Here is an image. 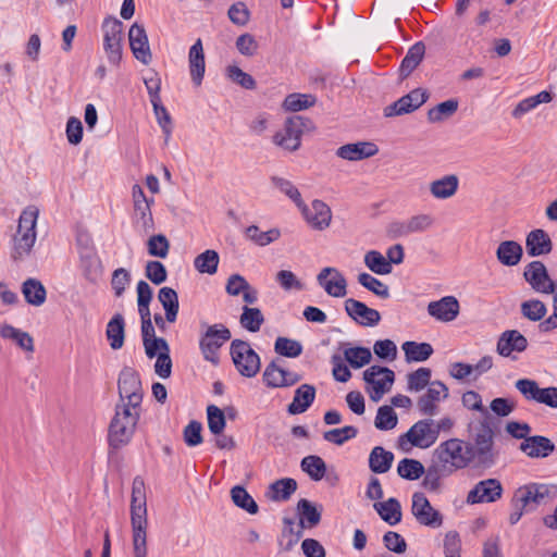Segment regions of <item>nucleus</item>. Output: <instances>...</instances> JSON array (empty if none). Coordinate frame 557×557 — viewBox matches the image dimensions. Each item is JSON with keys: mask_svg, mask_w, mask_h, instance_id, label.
Here are the masks:
<instances>
[{"mask_svg": "<svg viewBox=\"0 0 557 557\" xmlns=\"http://www.w3.org/2000/svg\"><path fill=\"white\" fill-rule=\"evenodd\" d=\"M298 208L311 227L322 231L330 225L332 212L330 207L322 200H313L311 207L306 206L302 201V207Z\"/></svg>", "mask_w": 557, "mask_h": 557, "instance_id": "obj_22", "label": "nucleus"}, {"mask_svg": "<svg viewBox=\"0 0 557 557\" xmlns=\"http://www.w3.org/2000/svg\"><path fill=\"white\" fill-rule=\"evenodd\" d=\"M201 325L206 326V330L200 336L199 349L206 361L218 364L220 361L219 350L231 339V331L222 323L212 325L202 323Z\"/></svg>", "mask_w": 557, "mask_h": 557, "instance_id": "obj_8", "label": "nucleus"}, {"mask_svg": "<svg viewBox=\"0 0 557 557\" xmlns=\"http://www.w3.org/2000/svg\"><path fill=\"white\" fill-rule=\"evenodd\" d=\"M188 63L191 81L196 86H199L202 82L206 71L205 53L201 39H197L196 42L190 47L188 53Z\"/></svg>", "mask_w": 557, "mask_h": 557, "instance_id": "obj_32", "label": "nucleus"}, {"mask_svg": "<svg viewBox=\"0 0 557 557\" xmlns=\"http://www.w3.org/2000/svg\"><path fill=\"white\" fill-rule=\"evenodd\" d=\"M271 182L275 188L293 200L297 207H302L304 200L301 199V195L290 181L280 176H272Z\"/></svg>", "mask_w": 557, "mask_h": 557, "instance_id": "obj_62", "label": "nucleus"}, {"mask_svg": "<svg viewBox=\"0 0 557 557\" xmlns=\"http://www.w3.org/2000/svg\"><path fill=\"white\" fill-rule=\"evenodd\" d=\"M425 47L422 42L414 44L407 52L400 64V74L408 76L422 61Z\"/></svg>", "mask_w": 557, "mask_h": 557, "instance_id": "obj_46", "label": "nucleus"}, {"mask_svg": "<svg viewBox=\"0 0 557 557\" xmlns=\"http://www.w3.org/2000/svg\"><path fill=\"white\" fill-rule=\"evenodd\" d=\"M503 486L497 479H485L478 482L469 492L466 498L467 504L495 503L502 498Z\"/></svg>", "mask_w": 557, "mask_h": 557, "instance_id": "obj_15", "label": "nucleus"}, {"mask_svg": "<svg viewBox=\"0 0 557 557\" xmlns=\"http://www.w3.org/2000/svg\"><path fill=\"white\" fill-rule=\"evenodd\" d=\"M425 472L424 466L416 459L404 458L398 462L397 473L409 481L418 480Z\"/></svg>", "mask_w": 557, "mask_h": 557, "instance_id": "obj_52", "label": "nucleus"}, {"mask_svg": "<svg viewBox=\"0 0 557 557\" xmlns=\"http://www.w3.org/2000/svg\"><path fill=\"white\" fill-rule=\"evenodd\" d=\"M357 434V428L352 425H346L341 429H333L324 432L323 438L329 443L341 446L345 444L347 441L355 438Z\"/></svg>", "mask_w": 557, "mask_h": 557, "instance_id": "obj_59", "label": "nucleus"}, {"mask_svg": "<svg viewBox=\"0 0 557 557\" xmlns=\"http://www.w3.org/2000/svg\"><path fill=\"white\" fill-rule=\"evenodd\" d=\"M0 336L15 342V344L25 351H34V341L27 332L16 329L10 324H3L0 326Z\"/></svg>", "mask_w": 557, "mask_h": 557, "instance_id": "obj_39", "label": "nucleus"}, {"mask_svg": "<svg viewBox=\"0 0 557 557\" xmlns=\"http://www.w3.org/2000/svg\"><path fill=\"white\" fill-rule=\"evenodd\" d=\"M459 187V178L455 174L445 175L430 183L429 189L435 199H448L453 197Z\"/></svg>", "mask_w": 557, "mask_h": 557, "instance_id": "obj_34", "label": "nucleus"}, {"mask_svg": "<svg viewBox=\"0 0 557 557\" xmlns=\"http://www.w3.org/2000/svg\"><path fill=\"white\" fill-rule=\"evenodd\" d=\"M297 510L300 516V521L304 520L306 528H313L319 524L321 520V512L308 499H300L297 504Z\"/></svg>", "mask_w": 557, "mask_h": 557, "instance_id": "obj_55", "label": "nucleus"}, {"mask_svg": "<svg viewBox=\"0 0 557 557\" xmlns=\"http://www.w3.org/2000/svg\"><path fill=\"white\" fill-rule=\"evenodd\" d=\"M448 387L441 381H433L428 386V389L422 394L417 406L420 412L424 416H435L438 412V404L448 397Z\"/></svg>", "mask_w": 557, "mask_h": 557, "instance_id": "obj_16", "label": "nucleus"}, {"mask_svg": "<svg viewBox=\"0 0 557 557\" xmlns=\"http://www.w3.org/2000/svg\"><path fill=\"white\" fill-rule=\"evenodd\" d=\"M262 377L264 384L271 388L289 387L301 380L298 373L282 368L275 361L265 367Z\"/></svg>", "mask_w": 557, "mask_h": 557, "instance_id": "obj_21", "label": "nucleus"}, {"mask_svg": "<svg viewBox=\"0 0 557 557\" xmlns=\"http://www.w3.org/2000/svg\"><path fill=\"white\" fill-rule=\"evenodd\" d=\"M527 252L531 257L547 255L552 251L553 244L548 234L541 230L531 231L525 239Z\"/></svg>", "mask_w": 557, "mask_h": 557, "instance_id": "obj_33", "label": "nucleus"}, {"mask_svg": "<svg viewBox=\"0 0 557 557\" xmlns=\"http://www.w3.org/2000/svg\"><path fill=\"white\" fill-rule=\"evenodd\" d=\"M234 504L251 515L258 512V505L253 498L242 486H234L231 491Z\"/></svg>", "mask_w": 557, "mask_h": 557, "instance_id": "obj_61", "label": "nucleus"}, {"mask_svg": "<svg viewBox=\"0 0 557 557\" xmlns=\"http://www.w3.org/2000/svg\"><path fill=\"white\" fill-rule=\"evenodd\" d=\"M345 310L354 321L362 326H375L381 321V314L377 310L352 298L345 300Z\"/></svg>", "mask_w": 557, "mask_h": 557, "instance_id": "obj_23", "label": "nucleus"}, {"mask_svg": "<svg viewBox=\"0 0 557 557\" xmlns=\"http://www.w3.org/2000/svg\"><path fill=\"white\" fill-rule=\"evenodd\" d=\"M451 475L449 471L437 463L433 458L423 473L422 486L431 493H441L443 480Z\"/></svg>", "mask_w": 557, "mask_h": 557, "instance_id": "obj_31", "label": "nucleus"}, {"mask_svg": "<svg viewBox=\"0 0 557 557\" xmlns=\"http://www.w3.org/2000/svg\"><path fill=\"white\" fill-rule=\"evenodd\" d=\"M519 448L530 458H546L556 449L555 444L542 435L528 436Z\"/></svg>", "mask_w": 557, "mask_h": 557, "instance_id": "obj_29", "label": "nucleus"}, {"mask_svg": "<svg viewBox=\"0 0 557 557\" xmlns=\"http://www.w3.org/2000/svg\"><path fill=\"white\" fill-rule=\"evenodd\" d=\"M38 214V209L29 206L20 215L16 232L10 242V258L16 264L27 260L32 255L37 238Z\"/></svg>", "mask_w": 557, "mask_h": 557, "instance_id": "obj_3", "label": "nucleus"}, {"mask_svg": "<svg viewBox=\"0 0 557 557\" xmlns=\"http://www.w3.org/2000/svg\"><path fill=\"white\" fill-rule=\"evenodd\" d=\"M140 411L141 408L115 405V412L108 430L110 447L120 449L132 441L140 418Z\"/></svg>", "mask_w": 557, "mask_h": 557, "instance_id": "obj_4", "label": "nucleus"}, {"mask_svg": "<svg viewBox=\"0 0 557 557\" xmlns=\"http://www.w3.org/2000/svg\"><path fill=\"white\" fill-rule=\"evenodd\" d=\"M103 49L111 65L119 66L122 60L123 24L116 17H107L102 23Z\"/></svg>", "mask_w": 557, "mask_h": 557, "instance_id": "obj_11", "label": "nucleus"}, {"mask_svg": "<svg viewBox=\"0 0 557 557\" xmlns=\"http://www.w3.org/2000/svg\"><path fill=\"white\" fill-rule=\"evenodd\" d=\"M363 380L371 385L370 397L373 401H379L383 395L391 391L395 381L393 370L382 366H371L363 372Z\"/></svg>", "mask_w": 557, "mask_h": 557, "instance_id": "obj_12", "label": "nucleus"}, {"mask_svg": "<svg viewBox=\"0 0 557 557\" xmlns=\"http://www.w3.org/2000/svg\"><path fill=\"white\" fill-rule=\"evenodd\" d=\"M148 253L152 257L164 259L169 255L170 242L162 235H152L147 242Z\"/></svg>", "mask_w": 557, "mask_h": 557, "instance_id": "obj_64", "label": "nucleus"}, {"mask_svg": "<svg viewBox=\"0 0 557 557\" xmlns=\"http://www.w3.org/2000/svg\"><path fill=\"white\" fill-rule=\"evenodd\" d=\"M305 528L306 524L304 520L301 523L296 524L292 519L285 518L280 544L284 546L286 550L292 549L301 539Z\"/></svg>", "mask_w": 557, "mask_h": 557, "instance_id": "obj_42", "label": "nucleus"}, {"mask_svg": "<svg viewBox=\"0 0 557 557\" xmlns=\"http://www.w3.org/2000/svg\"><path fill=\"white\" fill-rule=\"evenodd\" d=\"M319 285L325 293L335 298L345 297L347 294V281L336 268H324L317 276Z\"/></svg>", "mask_w": 557, "mask_h": 557, "instance_id": "obj_20", "label": "nucleus"}, {"mask_svg": "<svg viewBox=\"0 0 557 557\" xmlns=\"http://www.w3.org/2000/svg\"><path fill=\"white\" fill-rule=\"evenodd\" d=\"M131 523L134 556L147 557L146 486L140 476H136L132 484Z\"/></svg>", "mask_w": 557, "mask_h": 557, "instance_id": "obj_2", "label": "nucleus"}, {"mask_svg": "<svg viewBox=\"0 0 557 557\" xmlns=\"http://www.w3.org/2000/svg\"><path fill=\"white\" fill-rule=\"evenodd\" d=\"M428 97L425 90L420 88L413 89L394 103L385 107L384 115L389 117L411 113L419 109L428 100Z\"/></svg>", "mask_w": 557, "mask_h": 557, "instance_id": "obj_19", "label": "nucleus"}, {"mask_svg": "<svg viewBox=\"0 0 557 557\" xmlns=\"http://www.w3.org/2000/svg\"><path fill=\"white\" fill-rule=\"evenodd\" d=\"M458 100L456 99H448L438 103L428 111L429 122L438 123L453 116L458 110Z\"/></svg>", "mask_w": 557, "mask_h": 557, "instance_id": "obj_50", "label": "nucleus"}, {"mask_svg": "<svg viewBox=\"0 0 557 557\" xmlns=\"http://www.w3.org/2000/svg\"><path fill=\"white\" fill-rule=\"evenodd\" d=\"M158 299L165 311V320L170 323L175 322L180 308L177 293L171 287H162Z\"/></svg>", "mask_w": 557, "mask_h": 557, "instance_id": "obj_41", "label": "nucleus"}, {"mask_svg": "<svg viewBox=\"0 0 557 557\" xmlns=\"http://www.w3.org/2000/svg\"><path fill=\"white\" fill-rule=\"evenodd\" d=\"M264 322V317L260 309L243 307V312L239 318V323L245 330L256 333L260 330Z\"/></svg>", "mask_w": 557, "mask_h": 557, "instance_id": "obj_51", "label": "nucleus"}, {"mask_svg": "<svg viewBox=\"0 0 557 557\" xmlns=\"http://www.w3.org/2000/svg\"><path fill=\"white\" fill-rule=\"evenodd\" d=\"M230 354L236 370L243 376L253 377L260 371V357L248 342L234 339L231 343Z\"/></svg>", "mask_w": 557, "mask_h": 557, "instance_id": "obj_9", "label": "nucleus"}, {"mask_svg": "<svg viewBox=\"0 0 557 557\" xmlns=\"http://www.w3.org/2000/svg\"><path fill=\"white\" fill-rule=\"evenodd\" d=\"M297 490V482L294 479L285 478L273 482L269 488V498L274 502H284L290 498Z\"/></svg>", "mask_w": 557, "mask_h": 557, "instance_id": "obj_43", "label": "nucleus"}, {"mask_svg": "<svg viewBox=\"0 0 557 557\" xmlns=\"http://www.w3.org/2000/svg\"><path fill=\"white\" fill-rule=\"evenodd\" d=\"M314 129L313 122L301 115L286 119L283 127L273 136V143L287 151H296L301 145V136Z\"/></svg>", "mask_w": 557, "mask_h": 557, "instance_id": "obj_7", "label": "nucleus"}, {"mask_svg": "<svg viewBox=\"0 0 557 557\" xmlns=\"http://www.w3.org/2000/svg\"><path fill=\"white\" fill-rule=\"evenodd\" d=\"M22 294L26 302L36 307L41 306L47 297L45 286L37 278H27L22 284Z\"/></svg>", "mask_w": 557, "mask_h": 557, "instance_id": "obj_40", "label": "nucleus"}, {"mask_svg": "<svg viewBox=\"0 0 557 557\" xmlns=\"http://www.w3.org/2000/svg\"><path fill=\"white\" fill-rule=\"evenodd\" d=\"M547 312L544 302L537 299H531L521 304V313L530 321H541Z\"/></svg>", "mask_w": 557, "mask_h": 557, "instance_id": "obj_63", "label": "nucleus"}, {"mask_svg": "<svg viewBox=\"0 0 557 557\" xmlns=\"http://www.w3.org/2000/svg\"><path fill=\"white\" fill-rule=\"evenodd\" d=\"M152 203L153 202H144L134 205L135 222L145 234H149L154 230V223L151 213Z\"/></svg>", "mask_w": 557, "mask_h": 557, "instance_id": "obj_53", "label": "nucleus"}, {"mask_svg": "<svg viewBox=\"0 0 557 557\" xmlns=\"http://www.w3.org/2000/svg\"><path fill=\"white\" fill-rule=\"evenodd\" d=\"M119 405L141 408L143 388L138 373L132 368H124L117 381Z\"/></svg>", "mask_w": 557, "mask_h": 557, "instance_id": "obj_10", "label": "nucleus"}, {"mask_svg": "<svg viewBox=\"0 0 557 557\" xmlns=\"http://www.w3.org/2000/svg\"><path fill=\"white\" fill-rule=\"evenodd\" d=\"M358 283L367 288L368 290L372 292L374 295L379 296L380 298L387 299L389 298V288L386 284H384L382 281L377 280L376 277L372 276L371 274L367 272H362L357 277Z\"/></svg>", "mask_w": 557, "mask_h": 557, "instance_id": "obj_54", "label": "nucleus"}, {"mask_svg": "<svg viewBox=\"0 0 557 557\" xmlns=\"http://www.w3.org/2000/svg\"><path fill=\"white\" fill-rule=\"evenodd\" d=\"M398 418L389 406H382L377 409L374 425L381 431H388L397 425Z\"/></svg>", "mask_w": 557, "mask_h": 557, "instance_id": "obj_60", "label": "nucleus"}, {"mask_svg": "<svg viewBox=\"0 0 557 557\" xmlns=\"http://www.w3.org/2000/svg\"><path fill=\"white\" fill-rule=\"evenodd\" d=\"M411 513L417 522L423 527L437 529L443 524V515L431 505L430 500L421 492L412 494Z\"/></svg>", "mask_w": 557, "mask_h": 557, "instance_id": "obj_13", "label": "nucleus"}, {"mask_svg": "<svg viewBox=\"0 0 557 557\" xmlns=\"http://www.w3.org/2000/svg\"><path fill=\"white\" fill-rule=\"evenodd\" d=\"M408 362H422L433 354V347L429 343L405 342L401 346Z\"/></svg>", "mask_w": 557, "mask_h": 557, "instance_id": "obj_44", "label": "nucleus"}, {"mask_svg": "<svg viewBox=\"0 0 557 557\" xmlns=\"http://www.w3.org/2000/svg\"><path fill=\"white\" fill-rule=\"evenodd\" d=\"M373 508L389 525H395L401 520V506L396 498H388L385 502H377L373 505Z\"/></svg>", "mask_w": 557, "mask_h": 557, "instance_id": "obj_37", "label": "nucleus"}, {"mask_svg": "<svg viewBox=\"0 0 557 557\" xmlns=\"http://www.w3.org/2000/svg\"><path fill=\"white\" fill-rule=\"evenodd\" d=\"M515 387L527 400H533L550 408H557L556 386L541 388L534 380L520 379L515 383Z\"/></svg>", "mask_w": 557, "mask_h": 557, "instance_id": "obj_14", "label": "nucleus"}, {"mask_svg": "<svg viewBox=\"0 0 557 557\" xmlns=\"http://www.w3.org/2000/svg\"><path fill=\"white\" fill-rule=\"evenodd\" d=\"M432 372L429 368H419L407 375V389L409 392H420L431 383Z\"/></svg>", "mask_w": 557, "mask_h": 557, "instance_id": "obj_57", "label": "nucleus"}, {"mask_svg": "<svg viewBox=\"0 0 557 557\" xmlns=\"http://www.w3.org/2000/svg\"><path fill=\"white\" fill-rule=\"evenodd\" d=\"M128 40L134 57L141 63L149 64L152 55L144 26L133 24L128 30Z\"/></svg>", "mask_w": 557, "mask_h": 557, "instance_id": "obj_24", "label": "nucleus"}, {"mask_svg": "<svg viewBox=\"0 0 557 557\" xmlns=\"http://www.w3.org/2000/svg\"><path fill=\"white\" fill-rule=\"evenodd\" d=\"M344 358L350 367L359 369L371 361L372 354L367 347H349L344 350Z\"/></svg>", "mask_w": 557, "mask_h": 557, "instance_id": "obj_56", "label": "nucleus"}, {"mask_svg": "<svg viewBox=\"0 0 557 557\" xmlns=\"http://www.w3.org/2000/svg\"><path fill=\"white\" fill-rule=\"evenodd\" d=\"M314 103L315 97L312 95L290 94L285 98L283 107L286 111L297 112L308 109Z\"/></svg>", "mask_w": 557, "mask_h": 557, "instance_id": "obj_58", "label": "nucleus"}, {"mask_svg": "<svg viewBox=\"0 0 557 557\" xmlns=\"http://www.w3.org/2000/svg\"><path fill=\"white\" fill-rule=\"evenodd\" d=\"M300 467L301 470L306 472L313 481L322 480L326 472V465L324 460L315 455H310L302 458Z\"/></svg>", "mask_w": 557, "mask_h": 557, "instance_id": "obj_49", "label": "nucleus"}, {"mask_svg": "<svg viewBox=\"0 0 557 557\" xmlns=\"http://www.w3.org/2000/svg\"><path fill=\"white\" fill-rule=\"evenodd\" d=\"M379 152V147L372 141H358L341 146L336 156L348 161H360L371 158Z\"/></svg>", "mask_w": 557, "mask_h": 557, "instance_id": "obj_26", "label": "nucleus"}, {"mask_svg": "<svg viewBox=\"0 0 557 557\" xmlns=\"http://www.w3.org/2000/svg\"><path fill=\"white\" fill-rule=\"evenodd\" d=\"M219 261V253L215 250L208 249L195 258L194 267L200 273L212 275L218 271Z\"/></svg>", "mask_w": 557, "mask_h": 557, "instance_id": "obj_47", "label": "nucleus"}, {"mask_svg": "<svg viewBox=\"0 0 557 557\" xmlns=\"http://www.w3.org/2000/svg\"><path fill=\"white\" fill-rule=\"evenodd\" d=\"M412 446L418 448H429L436 441V431L433 428V419H423L416 422L403 436Z\"/></svg>", "mask_w": 557, "mask_h": 557, "instance_id": "obj_17", "label": "nucleus"}, {"mask_svg": "<svg viewBox=\"0 0 557 557\" xmlns=\"http://www.w3.org/2000/svg\"><path fill=\"white\" fill-rule=\"evenodd\" d=\"M468 453L466 442L454 437L442 442L432 458L453 474L472 465Z\"/></svg>", "mask_w": 557, "mask_h": 557, "instance_id": "obj_6", "label": "nucleus"}, {"mask_svg": "<svg viewBox=\"0 0 557 557\" xmlns=\"http://www.w3.org/2000/svg\"><path fill=\"white\" fill-rule=\"evenodd\" d=\"M106 336L113 350L123 347L125 339V320L121 313H115L108 322Z\"/></svg>", "mask_w": 557, "mask_h": 557, "instance_id": "obj_36", "label": "nucleus"}, {"mask_svg": "<svg viewBox=\"0 0 557 557\" xmlns=\"http://www.w3.org/2000/svg\"><path fill=\"white\" fill-rule=\"evenodd\" d=\"M528 347L527 338L517 330H508L500 334L496 350L503 357H510L512 352H522Z\"/></svg>", "mask_w": 557, "mask_h": 557, "instance_id": "obj_28", "label": "nucleus"}, {"mask_svg": "<svg viewBox=\"0 0 557 557\" xmlns=\"http://www.w3.org/2000/svg\"><path fill=\"white\" fill-rule=\"evenodd\" d=\"M525 281L539 293L554 294L556 283L549 277L545 265L541 261H532L524 270Z\"/></svg>", "mask_w": 557, "mask_h": 557, "instance_id": "obj_18", "label": "nucleus"}, {"mask_svg": "<svg viewBox=\"0 0 557 557\" xmlns=\"http://www.w3.org/2000/svg\"><path fill=\"white\" fill-rule=\"evenodd\" d=\"M77 242L79 245L81 267L83 268L84 275L88 280H92L100 270V260L98 258L97 251L90 245V239L88 237L83 238V236H79Z\"/></svg>", "mask_w": 557, "mask_h": 557, "instance_id": "obj_27", "label": "nucleus"}, {"mask_svg": "<svg viewBox=\"0 0 557 557\" xmlns=\"http://www.w3.org/2000/svg\"><path fill=\"white\" fill-rule=\"evenodd\" d=\"M363 262L371 272L379 275H387L393 271L391 262L377 250L366 252Z\"/></svg>", "mask_w": 557, "mask_h": 557, "instance_id": "obj_45", "label": "nucleus"}, {"mask_svg": "<svg viewBox=\"0 0 557 557\" xmlns=\"http://www.w3.org/2000/svg\"><path fill=\"white\" fill-rule=\"evenodd\" d=\"M460 306L456 297L445 296L428 305V313L441 322H451L459 314Z\"/></svg>", "mask_w": 557, "mask_h": 557, "instance_id": "obj_25", "label": "nucleus"}, {"mask_svg": "<svg viewBox=\"0 0 557 557\" xmlns=\"http://www.w3.org/2000/svg\"><path fill=\"white\" fill-rule=\"evenodd\" d=\"M522 256V246L515 240H504L496 249L497 260L506 267L517 265L521 261Z\"/></svg>", "mask_w": 557, "mask_h": 557, "instance_id": "obj_35", "label": "nucleus"}, {"mask_svg": "<svg viewBox=\"0 0 557 557\" xmlns=\"http://www.w3.org/2000/svg\"><path fill=\"white\" fill-rule=\"evenodd\" d=\"M245 236L256 245L264 247L277 240L281 236V232L277 228L263 232L257 225H250L245 230Z\"/></svg>", "mask_w": 557, "mask_h": 557, "instance_id": "obj_48", "label": "nucleus"}, {"mask_svg": "<svg viewBox=\"0 0 557 557\" xmlns=\"http://www.w3.org/2000/svg\"><path fill=\"white\" fill-rule=\"evenodd\" d=\"M494 430L487 419L469 424V442L466 443V447L471 463L484 469L495 465L498 454L494 447Z\"/></svg>", "mask_w": 557, "mask_h": 557, "instance_id": "obj_1", "label": "nucleus"}, {"mask_svg": "<svg viewBox=\"0 0 557 557\" xmlns=\"http://www.w3.org/2000/svg\"><path fill=\"white\" fill-rule=\"evenodd\" d=\"M315 387L311 384H301L295 391L294 398L287 407L289 414L306 412L315 399Z\"/></svg>", "mask_w": 557, "mask_h": 557, "instance_id": "obj_30", "label": "nucleus"}, {"mask_svg": "<svg viewBox=\"0 0 557 557\" xmlns=\"http://www.w3.org/2000/svg\"><path fill=\"white\" fill-rule=\"evenodd\" d=\"M557 498V485L550 483L530 482L518 487L513 494L512 503L520 504L528 512L536 510Z\"/></svg>", "mask_w": 557, "mask_h": 557, "instance_id": "obj_5", "label": "nucleus"}, {"mask_svg": "<svg viewBox=\"0 0 557 557\" xmlns=\"http://www.w3.org/2000/svg\"><path fill=\"white\" fill-rule=\"evenodd\" d=\"M394 461V454L384 449L382 446H375L369 456V468L374 473L387 472Z\"/></svg>", "mask_w": 557, "mask_h": 557, "instance_id": "obj_38", "label": "nucleus"}]
</instances>
